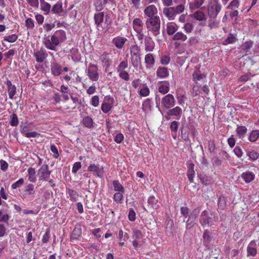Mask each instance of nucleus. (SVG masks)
<instances>
[{
	"mask_svg": "<svg viewBox=\"0 0 259 259\" xmlns=\"http://www.w3.org/2000/svg\"><path fill=\"white\" fill-rule=\"evenodd\" d=\"M145 25L148 31L151 32L154 36L156 37L160 34L161 21L159 16L147 18Z\"/></svg>",
	"mask_w": 259,
	"mask_h": 259,
	"instance_id": "nucleus-1",
	"label": "nucleus"
},
{
	"mask_svg": "<svg viewBox=\"0 0 259 259\" xmlns=\"http://www.w3.org/2000/svg\"><path fill=\"white\" fill-rule=\"evenodd\" d=\"M218 221L219 218L217 214L211 213L209 216L206 210L202 211L199 218V222L203 227H210Z\"/></svg>",
	"mask_w": 259,
	"mask_h": 259,
	"instance_id": "nucleus-2",
	"label": "nucleus"
},
{
	"mask_svg": "<svg viewBox=\"0 0 259 259\" xmlns=\"http://www.w3.org/2000/svg\"><path fill=\"white\" fill-rule=\"evenodd\" d=\"M131 63L134 67H138L141 60V49L138 45L130 47Z\"/></svg>",
	"mask_w": 259,
	"mask_h": 259,
	"instance_id": "nucleus-3",
	"label": "nucleus"
},
{
	"mask_svg": "<svg viewBox=\"0 0 259 259\" xmlns=\"http://www.w3.org/2000/svg\"><path fill=\"white\" fill-rule=\"evenodd\" d=\"M43 44L46 48L53 51H56V47L60 44L53 35L51 36H45L43 39Z\"/></svg>",
	"mask_w": 259,
	"mask_h": 259,
	"instance_id": "nucleus-4",
	"label": "nucleus"
},
{
	"mask_svg": "<svg viewBox=\"0 0 259 259\" xmlns=\"http://www.w3.org/2000/svg\"><path fill=\"white\" fill-rule=\"evenodd\" d=\"M98 68L97 65L92 63L89 64L88 69L86 72L90 80L93 81H97L99 78Z\"/></svg>",
	"mask_w": 259,
	"mask_h": 259,
	"instance_id": "nucleus-5",
	"label": "nucleus"
},
{
	"mask_svg": "<svg viewBox=\"0 0 259 259\" xmlns=\"http://www.w3.org/2000/svg\"><path fill=\"white\" fill-rule=\"evenodd\" d=\"M221 6L217 2L210 3L208 8V14L211 18H215L221 10Z\"/></svg>",
	"mask_w": 259,
	"mask_h": 259,
	"instance_id": "nucleus-6",
	"label": "nucleus"
},
{
	"mask_svg": "<svg viewBox=\"0 0 259 259\" xmlns=\"http://www.w3.org/2000/svg\"><path fill=\"white\" fill-rule=\"evenodd\" d=\"M176 101L174 97L171 94H167L161 99V106L165 109H168L174 106Z\"/></svg>",
	"mask_w": 259,
	"mask_h": 259,
	"instance_id": "nucleus-7",
	"label": "nucleus"
},
{
	"mask_svg": "<svg viewBox=\"0 0 259 259\" xmlns=\"http://www.w3.org/2000/svg\"><path fill=\"white\" fill-rule=\"evenodd\" d=\"M51 172V170L49 169L48 165L47 164H43L38 170L37 175L39 180L48 181V179L50 176Z\"/></svg>",
	"mask_w": 259,
	"mask_h": 259,
	"instance_id": "nucleus-8",
	"label": "nucleus"
},
{
	"mask_svg": "<svg viewBox=\"0 0 259 259\" xmlns=\"http://www.w3.org/2000/svg\"><path fill=\"white\" fill-rule=\"evenodd\" d=\"M104 100L107 102L102 103L101 110L104 113H107L111 110L114 103V99L110 96H107L105 97Z\"/></svg>",
	"mask_w": 259,
	"mask_h": 259,
	"instance_id": "nucleus-9",
	"label": "nucleus"
},
{
	"mask_svg": "<svg viewBox=\"0 0 259 259\" xmlns=\"http://www.w3.org/2000/svg\"><path fill=\"white\" fill-rule=\"evenodd\" d=\"M144 13L148 18H154L157 15L158 10L156 6L154 5H151L146 7L144 10Z\"/></svg>",
	"mask_w": 259,
	"mask_h": 259,
	"instance_id": "nucleus-10",
	"label": "nucleus"
},
{
	"mask_svg": "<svg viewBox=\"0 0 259 259\" xmlns=\"http://www.w3.org/2000/svg\"><path fill=\"white\" fill-rule=\"evenodd\" d=\"M127 41V39L123 36H117L112 39V42L118 49H122Z\"/></svg>",
	"mask_w": 259,
	"mask_h": 259,
	"instance_id": "nucleus-11",
	"label": "nucleus"
},
{
	"mask_svg": "<svg viewBox=\"0 0 259 259\" xmlns=\"http://www.w3.org/2000/svg\"><path fill=\"white\" fill-rule=\"evenodd\" d=\"M33 55L35 58L36 61L38 63L43 62L48 57V54L46 50L42 48L35 52Z\"/></svg>",
	"mask_w": 259,
	"mask_h": 259,
	"instance_id": "nucleus-12",
	"label": "nucleus"
},
{
	"mask_svg": "<svg viewBox=\"0 0 259 259\" xmlns=\"http://www.w3.org/2000/svg\"><path fill=\"white\" fill-rule=\"evenodd\" d=\"M110 55L109 53L104 52L99 57V60L106 68H109L112 63V59L110 58Z\"/></svg>",
	"mask_w": 259,
	"mask_h": 259,
	"instance_id": "nucleus-13",
	"label": "nucleus"
},
{
	"mask_svg": "<svg viewBox=\"0 0 259 259\" xmlns=\"http://www.w3.org/2000/svg\"><path fill=\"white\" fill-rule=\"evenodd\" d=\"M89 171L94 172L95 175L100 178L103 176V167L99 165L91 164L88 168Z\"/></svg>",
	"mask_w": 259,
	"mask_h": 259,
	"instance_id": "nucleus-14",
	"label": "nucleus"
},
{
	"mask_svg": "<svg viewBox=\"0 0 259 259\" xmlns=\"http://www.w3.org/2000/svg\"><path fill=\"white\" fill-rule=\"evenodd\" d=\"M169 69L165 67H158L156 70L157 77L160 79H164L168 77Z\"/></svg>",
	"mask_w": 259,
	"mask_h": 259,
	"instance_id": "nucleus-15",
	"label": "nucleus"
},
{
	"mask_svg": "<svg viewBox=\"0 0 259 259\" xmlns=\"http://www.w3.org/2000/svg\"><path fill=\"white\" fill-rule=\"evenodd\" d=\"M257 254L256 242L255 240L251 241L247 247V256H254Z\"/></svg>",
	"mask_w": 259,
	"mask_h": 259,
	"instance_id": "nucleus-16",
	"label": "nucleus"
},
{
	"mask_svg": "<svg viewBox=\"0 0 259 259\" xmlns=\"http://www.w3.org/2000/svg\"><path fill=\"white\" fill-rule=\"evenodd\" d=\"M145 50L146 52H152L154 49L155 43L150 36H146L144 40Z\"/></svg>",
	"mask_w": 259,
	"mask_h": 259,
	"instance_id": "nucleus-17",
	"label": "nucleus"
},
{
	"mask_svg": "<svg viewBox=\"0 0 259 259\" xmlns=\"http://www.w3.org/2000/svg\"><path fill=\"white\" fill-rule=\"evenodd\" d=\"M164 16L167 18L169 20H174L176 16L174 7L164 8L163 10Z\"/></svg>",
	"mask_w": 259,
	"mask_h": 259,
	"instance_id": "nucleus-18",
	"label": "nucleus"
},
{
	"mask_svg": "<svg viewBox=\"0 0 259 259\" xmlns=\"http://www.w3.org/2000/svg\"><path fill=\"white\" fill-rule=\"evenodd\" d=\"M158 91L162 94H165L169 91V83L168 81H161L158 82Z\"/></svg>",
	"mask_w": 259,
	"mask_h": 259,
	"instance_id": "nucleus-19",
	"label": "nucleus"
},
{
	"mask_svg": "<svg viewBox=\"0 0 259 259\" xmlns=\"http://www.w3.org/2000/svg\"><path fill=\"white\" fill-rule=\"evenodd\" d=\"M51 70L55 76H59L62 72V67L56 62H51Z\"/></svg>",
	"mask_w": 259,
	"mask_h": 259,
	"instance_id": "nucleus-20",
	"label": "nucleus"
},
{
	"mask_svg": "<svg viewBox=\"0 0 259 259\" xmlns=\"http://www.w3.org/2000/svg\"><path fill=\"white\" fill-rule=\"evenodd\" d=\"M6 83L8 87L9 97L10 99H13L16 93V87L15 85H13L9 80H7Z\"/></svg>",
	"mask_w": 259,
	"mask_h": 259,
	"instance_id": "nucleus-21",
	"label": "nucleus"
},
{
	"mask_svg": "<svg viewBox=\"0 0 259 259\" xmlns=\"http://www.w3.org/2000/svg\"><path fill=\"white\" fill-rule=\"evenodd\" d=\"M182 114V109L179 106H176L174 108L169 109L167 112V115L169 116H175L179 119Z\"/></svg>",
	"mask_w": 259,
	"mask_h": 259,
	"instance_id": "nucleus-22",
	"label": "nucleus"
},
{
	"mask_svg": "<svg viewBox=\"0 0 259 259\" xmlns=\"http://www.w3.org/2000/svg\"><path fill=\"white\" fill-rule=\"evenodd\" d=\"M53 35L58 40L59 44L64 41L66 39V32L63 30H57Z\"/></svg>",
	"mask_w": 259,
	"mask_h": 259,
	"instance_id": "nucleus-23",
	"label": "nucleus"
},
{
	"mask_svg": "<svg viewBox=\"0 0 259 259\" xmlns=\"http://www.w3.org/2000/svg\"><path fill=\"white\" fill-rule=\"evenodd\" d=\"M40 4V9L44 12L46 15H49L51 13V6L46 2L45 0H39Z\"/></svg>",
	"mask_w": 259,
	"mask_h": 259,
	"instance_id": "nucleus-24",
	"label": "nucleus"
},
{
	"mask_svg": "<svg viewBox=\"0 0 259 259\" xmlns=\"http://www.w3.org/2000/svg\"><path fill=\"white\" fill-rule=\"evenodd\" d=\"M63 9L62 7V4L61 2H58L56 4L53 6L51 12L55 15L60 16L61 13L63 12Z\"/></svg>",
	"mask_w": 259,
	"mask_h": 259,
	"instance_id": "nucleus-25",
	"label": "nucleus"
},
{
	"mask_svg": "<svg viewBox=\"0 0 259 259\" xmlns=\"http://www.w3.org/2000/svg\"><path fill=\"white\" fill-rule=\"evenodd\" d=\"M145 63L147 68H151L155 64V59L152 54L148 53L145 56Z\"/></svg>",
	"mask_w": 259,
	"mask_h": 259,
	"instance_id": "nucleus-26",
	"label": "nucleus"
},
{
	"mask_svg": "<svg viewBox=\"0 0 259 259\" xmlns=\"http://www.w3.org/2000/svg\"><path fill=\"white\" fill-rule=\"evenodd\" d=\"M196 213H194V212L193 213H191L189 215L188 219L186 223V229L190 230L193 227V226H194V225L195 224V222L196 220Z\"/></svg>",
	"mask_w": 259,
	"mask_h": 259,
	"instance_id": "nucleus-27",
	"label": "nucleus"
},
{
	"mask_svg": "<svg viewBox=\"0 0 259 259\" xmlns=\"http://www.w3.org/2000/svg\"><path fill=\"white\" fill-rule=\"evenodd\" d=\"M133 27L135 31L144 29L143 23L140 18H135L133 21Z\"/></svg>",
	"mask_w": 259,
	"mask_h": 259,
	"instance_id": "nucleus-28",
	"label": "nucleus"
},
{
	"mask_svg": "<svg viewBox=\"0 0 259 259\" xmlns=\"http://www.w3.org/2000/svg\"><path fill=\"white\" fill-rule=\"evenodd\" d=\"M241 177L246 183H249L254 179V175L252 172L247 171L243 172L241 175Z\"/></svg>",
	"mask_w": 259,
	"mask_h": 259,
	"instance_id": "nucleus-29",
	"label": "nucleus"
},
{
	"mask_svg": "<svg viewBox=\"0 0 259 259\" xmlns=\"http://www.w3.org/2000/svg\"><path fill=\"white\" fill-rule=\"evenodd\" d=\"M148 203L149 205L153 209H157L159 208V205L158 204V199H157L154 196H151L148 199Z\"/></svg>",
	"mask_w": 259,
	"mask_h": 259,
	"instance_id": "nucleus-30",
	"label": "nucleus"
},
{
	"mask_svg": "<svg viewBox=\"0 0 259 259\" xmlns=\"http://www.w3.org/2000/svg\"><path fill=\"white\" fill-rule=\"evenodd\" d=\"M174 40H180L182 41H185L187 39V36L182 31H179L176 33L172 37Z\"/></svg>",
	"mask_w": 259,
	"mask_h": 259,
	"instance_id": "nucleus-31",
	"label": "nucleus"
},
{
	"mask_svg": "<svg viewBox=\"0 0 259 259\" xmlns=\"http://www.w3.org/2000/svg\"><path fill=\"white\" fill-rule=\"evenodd\" d=\"M167 33L169 35L174 34L177 30L178 28L176 24L169 23L166 25Z\"/></svg>",
	"mask_w": 259,
	"mask_h": 259,
	"instance_id": "nucleus-32",
	"label": "nucleus"
},
{
	"mask_svg": "<svg viewBox=\"0 0 259 259\" xmlns=\"http://www.w3.org/2000/svg\"><path fill=\"white\" fill-rule=\"evenodd\" d=\"M104 15L103 12H100L98 14H95L94 20L95 24L97 27H99L100 24L103 22Z\"/></svg>",
	"mask_w": 259,
	"mask_h": 259,
	"instance_id": "nucleus-33",
	"label": "nucleus"
},
{
	"mask_svg": "<svg viewBox=\"0 0 259 259\" xmlns=\"http://www.w3.org/2000/svg\"><path fill=\"white\" fill-rule=\"evenodd\" d=\"M218 205L219 209L224 210L227 206V199L223 196H221L218 201Z\"/></svg>",
	"mask_w": 259,
	"mask_h": 259,
	"instance_id": "nucleus-34",
	"label": "nucleus"
},
{
	"mask_svg": "<svg viewBox=\"0 0 259 259\" xmlns=\"http://www.w3.org/2000/svg\"><path fill=\"white\" fill-rule=\"evenodd\" d=\"M28 180L30 182L34 183L36 181V178L35 177V170L34 168L29 167L27 170Z\"/></svg>",
	"mask_w": 259,
	"mask_h": 259,
	"instance_id": "nucleus-35",
	"label": "nucleus"
},
{
	"mask_svg": "<svg viewBox=\"0 0 259 259\" xmlns=\"http://www.w3.org/2000/svg\"><path fill=\"white\" fill-rule=\"evenodd\" d=\"M189 127H182L181 129V137L185 141H188L189 139Z\"/></svg>",
	"mask_w": 259,
	"mask_h": 259,
	"instance_id": "nucleus-36",
	"label": "nucleus"
},
{
	"mask_svg": "<svg viewBox=\"0 0 259 259\" xmlns=\"http://www.w3.org/2000/svg\"><path fill=\"white\" fill-rule=\"evenodd\" d=\"M112 184L115 191L117 192H122V193H124V189L118 181H113Z\"/></svg>",
	"mask_w": 259,
	"mask_h": 259,
	"instance_id": "nucleus-37",
	"label": "nucleus"
},
{
	"mask_svg": "<svg viewBox=\"0 0 259 259\" xmlns=\"http://www.w3.org/2000/svg\"><path fill=\"white\" fill-rule=\"evenodd\" d=\"M211 238L209 234V232L205 230L203 234V242L205 246H208L210 242Z\"/></svg>",
	"mask_w": 259,
	"mask_h": 259,
	"instance_id": "nucleus-38",
	"label": "nucleus"
},
{
	"mask_svg": "<svg viewBox=\"0 0 259 259\" xmlns=\"http://www.w3.org/2000/svg\"><path fill=\"white\" fill-rule=\"evenodd\" d=\"M259 138V131L253 130L249 134L248 139L251 142H256Z\"/></svg>",
	"mask_w": 259,
	"mask_h": 259,
	"instance_id": "nucleus-39",
	"label": "nucleus"
},
{
	"mask_svg": "<svg viewBox=\"0 0 259 259\" xmlns=\"http://www.w3.org/2000/svg\"><path fill=\"white\" fill-rule=\"evenodd\" d=\"M200 179L202 183L206 186L210 185L213 183L212 179L210 177L206 175H202Z\"/></svg>",
	"mask_w": 259,
	"mask_h": 259,
	"instance_id": "nucleus-40",
	"label": "nucleus"
},
{
	"mask_svg": "<svg viewBox=\"0 0 259 259\" xmlns=\"http://www.w3.org/2000/svg\"><path fill=\"white\" fill-rule=\"evenodd\" d=\"M236 131L238 136L241 138L244 137V135L246 133L247 128L245 126H239L238 125Z\"/></svg>",
	"mask_w": 259,
	"mask_h": 259,
	"instance_id": "nucleus-41",
	"label": "nucleus"
},
{
	"mask_svg": "<svg viewBox=\"0 0 259 259\" xmlns=\"http://www.w3.org/2000/svg\"><path fill=\"white\" fill-rule=\"evenodd\" d=\"M193 81L196 83L198 81H200L201 79L205 77L204 74L200 73L198 71H195L192 74Z\"/></svg>",
	"mask_w": 259,
	"mask_h": 259,
	"instance_id": "nucleus-42",
	"label": "nucleus"
},
{
	"mask_svg": "<svg viewBox=\"0 0 259 259\" xmlns=\"http://www.w3.org/2000/svg\"><path fill=\"white\" fill-rule=\"evenodd\" d=\"M82 123L85 127L91 128L93 127V120L91 117L87 116L83 118Z\"/></svg>",
	"mask_w": 259,
	"mask_h": 259,
	"instance_id": "nucleus-43",
	"label": "nucleus"
},
{
	"mask_svg": "<svg viewBox=\"0 0 259 259\" xmlns=\"http://www.w3.org/2000/svg\"><path fill=\"white\" fill-rule=\"evenodd\" d=\"M34 186L32 184H29L27 185L24 190L25 194L27 195H33L35 194L34 189Z\"/></svg>",
	"mask_w": 259,
	"mask_h": 259,
	"instance_id": "nucleus-44",
	"label": "nucleus"
},
{
	"mask_svg": "<svg viewBox=\"0 0 259 259\" xmlns=\"http://www.w3.org/2000/svg\"><path fill=\"white\" fill-rule=\"evenodd\" d=\"M68 87L64 85H62L60 87V92L62 94V97L65 100H68L69 99V96L68 95Z\"/></svg>",
	"mask_w": 259,
	"mask_h": 259,
	"instance_id": "nucleus-45",
	"label": "nucleus"
},
{
	"mask_svg": "<svg viewBox=\"0 0 259 259\" xmlns=\"http://www.w3.org/2000/svg\"><path fill=\"white\" fill-rule=\"evenodd\" d=\"M194 168V165L192 164L190 165L188 171L187 176L190 182H193V180L195 176V171Z\"/></svg>",
	"mask_w": 259,
	"mask_h": 259,
	"instance_id": "nucleus-46",
	"label": "nucleus"
},
{
	"mask_svg": "<svg viewBox=\"0 0 259 259\" xmlns=\"http://www.w3.org/2000/svg\"><path fill=\"white\" fill-rule=\"evenodd\" d=\"M139 94L143 97H147L150 94V90L146 85H144L139 91Z\"/></svg>",
	"mask_w": 259,
	"mask_h": 259,
	"instance_id": "nucleus-47",
	"label": "nucleus"
},
{
	"mask_svg": "<svg viewBox=\"0 0 259 259\" xmlns=\"http://www.w3.org/2000/svg\"><path fill=\"white\" fill-rule=\"evenodd\" d=\"M67 193L70 198V199L72 201H76L78 197V193L72 189H68L67 190Z\"/></svg>",
	"mask_w": 259,
	"mask_h": 259,
	"instance_id": "nucleus-48",
	"label": "nucleus"
},
{
	"mask_svg": "<svg viewBox=\"0 0 259 259\" xmlns=\"http://www.w3.org/2000/svg\"><path fill=\"white\" fill-rule=\"evenodd\" d=\"M18 39V36L16 34L6 36L4 37V40L10 43L15 42Z\"/></svg>",
	"mask_w": 259,
	"mask_h": 259,
	"instance_id": "nucleus-49",
	"label": "nucleus"
},
{
	"mask_svg": "<svg viewBox=\"0 0 259 259\" xmlns=\"http://www.w3.org/2000/svg\"><path fill=\"white\" fill-rule=\"evenodd\" d=\"M129 238L128 234L126 232H123V231L120 229L118 232V239L120 241H126Z\"/></svg>",
	"mask_w": 259,
	"mask_h": 259,
	"instance_id": "nucleus-50",
	"label": "nucleus"
},
{
	"mask_svg": "<svg viewBox=\"0 0 259 259\" xmlns=\"http://www.w3.org/2000/svg\"><path fill=\"white\" fill-rule=\"evenodd\" d=\"M24 184V180L23 178H20L16 182L13 183L11 185V188L12 189H16L20 187Z\"/></svg>",
	"mask_w": 259,
	"mask_h": 259,
	"instance_id": "nucleus-51",
	"label": "nucleus"
},
{
	"mask_svg": "<svg viewBox=\"0 0 259 259\" xmlns=\"http://www.w3.org/2000/svg\"><path fill=\"white\" fill-rule=\"evenodd\" d=\"M18 117L16 114L13 113L11 116H10V124L12 126H17L18 124Z\"/></svg>",
	"mask_w": 259,
	"mask_h": 259,
	"instance_id": "nucleus-52",
	"label": "nucleus"
},
{
	"mask_svg": "<svg viewBox=\"0 0 259 259\" xmlns=\"http://www.w3.org/2000/svg\"><path fill=\"white\" fill-rule=\"evenodd\" d=\"M122 192H118L114 194L113 196V199L117 203H120L123 199V196Z\"/></svg>",
	"mask_w": 259,
	"mask_h": 259,
	"instance_id": "nucleus-53",
	"label": "nucleus"
},
{
	"mask_svg": "<svg viewBox=\"0 0 259 259\" xmlns=\"http://www.w3.org/2000/svg\"><path fill=\"white\" fill-rule=\"evenodd\" d=\"M9 219L10 216L8 213L0 210V222L8 223Z\"/></svg>",
	"mask_w": 259,
	"mask_h": 259,
	"instance_id": "nucleus-54",
	"label": "nucleus"
},
{
	"mask_svg": "<svg viewBox=\"0 0 259 259\" xmlns=\"http://www.w3.org/2000/svg\"><path fill=\"white\" fill-rule=\"evenodd\" d=\"M81 231L79 228H75L71 234V238L74 239H77L79 237L81 236Z\"/></svg>",
	"mask_w": 259,
	"mask_h": 259,
	"instance_id": "nucleus-55",
	"label": "nucleus"
},
{
	"mask_svg": "<svg viewBox=\"0 0 259 259\" xmlns=\"http://www.w3.org/2000/svg\"><path fill=\"white\" fill-rule=\"evenodd\" d=\"M91 104L94 107H97L99 105V97L98 96H94L91 98Z\"/></svg>",
	"mask_w": 259,
	"mask_h": 259,
	"instance_id": "nucleus-56",
	"label": "nucleus"
},
{
	"mask_svg": "<svg viewBox=\"0 0 259 259\" xmlns=\"http://www.w3.org/2000/svg\"><path fill=\"white\" fill-rule=\"evenodd\" d=\"M135 32H136V36L139 40L141 41V43H142L143 40H145V37H146L144 33V29L136 31Z\"/></svg>",
	"mask_w": 259,
	"mask_h": 259,
	"instance_id": "nucleus-57",
	"label": "nucleus"
},
{
	"mask_svg": "<svg viewBox=\"0 0 259 259\" xmlns=\"http://www.w3.org/2000/svg\"><path fill=\"white\" fill-rule=\"evenodd\" d=\"M183 28L187 33H190L193 30L194 26L190 23H187L184 25Z\"/></svg>",
	"mask_w": 259,
	"mask_h": 259,
	"instance_id": "nucleus-58",
	"label": "nucleus"
},
{
	"mask_svg": "<svg viewBox=\"0 0 259 259\" xmlns=\"http://www.w3.org/2000/svg\"><path fill=\"white\" fill-rule=\"evenodd\" d=\"M25 26L28 29H33L34 27V21L30 18H28L25 20Z\"/></svg>",
	"mask_w": 259,
	"mask_h": 259,
	"instance_id": "nucleus-59",
	"label": "nucleus"
},
{
	"mask_svg": "<svg viewBox=\"0 0 259 259\" xmlns=\"http://www.w3.org/2000/svg\"><path fill=\"white\" fill-rule=\"evenodd\" d=\"M128 66V63L127 61H123L121 62L118 65L117 70L118 72L119 71H123V70L126 69Z\"/></svg>",
	"mask_w": 259,
	"mask_h": 259,
	"instance_id": "nucleus-60",
	"label": "nucleus"
},
{
	"mask_svg": "<svg viewBox=\"0 0 259 259\" xmlns=\"http://www.w3.org/2000/svg\"><path fill=\"white\" fill-rule=\"evenodd\" d=\"M194 18L199 21H202L204 19V13L200 11H197L194 14Z\"/></svg>",
	"mask_w": 259,
	"mask_h": 259,
	"instance_id": "nucleus-61",
	"label": "nucleus"
},
{
	"mask_svg": "<svg viewBox=\"0 0 259 259\" xmlns=\"http://www.w3.org/2000/svg\"><path fill=\"white\" fill-rule=\"evenodd\" d=\"M29 126L28 124H22L20 126V131L21 133L25 136L26 135V133H27L29 132Z\"/></svg>",
	"mask_w": 259,
	"mask_h": 259,
	"instance_id": "nucleus-62",
	"label": "nucleus"
},
{
	"mask_svg": "<svg viewBox=\"0 0 259 259\" xmlns=\"http://www.w3.org/2000/svg\"><path fill=\"white\" fill-rule=\"evenodd\" d=\"M176 15L182 13L185 10L184 4H179L177 7H174Z\"/></svg>",
	"mask_w": 259,
	"mask_h": 259,
	"instance_id": "nucleus-63",
	"label": "nucleus"
},
{
	"mask_svg": "<svg viewBox=\"0 0 259 259\" xmlns=\"http://www.w3.org/2000/svg\"><path fill=\"white\" fill-rule=\"evenodd\" d=\"M119 76L122 79L127 81L130 79V76L128 73L125 71H119Z\"/></svg>",
	"mask_w": 259,
	"mask_h": 259,
	"instance_id": "nucleus-64",
	"label": "nucleus"
}]
</instances>
